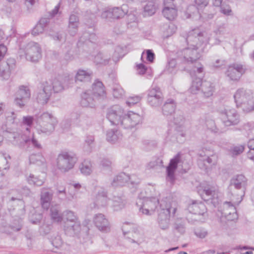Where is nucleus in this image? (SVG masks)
<instances>
[{"label": "nucleus", "instance_id": "6ab92c4d", "mask_svg": "<svg viewBox=\"0 0 254 254\" xmlns=\"http://www.w3.org/2000/svg\"><path fill=\"white\" fill-rule=\"evenodd\" d=\"M127 13L123 6L114 7L103 11L101 16L108 20L122 18Z\"/></svg>", "mask_w": 254, "mask_h": 254}, {"label": "nucleus", "instance_id": "774afa93", "mask_svg": "<svg viewBox=\"0 0 254 254\" xmlns=\"http://www.w3.org/2000/svg\"><path fill=\"white\" fill-rule=\"evenodd\" d=\"M200 158L197 160L198 165L200 169L206 170L208 167V166L205 161L203 155L200 154Z\"/></svg>", "mask_w": 254, "mask_h": 254}, {"label": "nucleus", "instance_id": "7c9ffc66", "mask_svg": "<svg viewBox=\"0 0 254 254\" xmlns=\"http://www.w3.org/2000/svg\"><path fill=\"white\" fill-rule=\"evenodd\" d=\"M176 108V103L172 99H167L162 108V112L164 116L171 115L174 113Z\"/></svg>", "mask_w": 254, "mask_h": 254}, {"label": "nucleus", "instance_id": "c03bdc74", "mask_svg": "<svg viewBox=\"0 0 254 254\" xmlns=\"http://www.w3.org/2000/svg\"><path fill=\"white\" fill-rule=\"evenodd\" d=\"M96 40L95 34L90 30L85 31L82 35L80 37L79 42L84 43L88 40L91 42H94Z\"/></svg>", "mask_w": 254, "mask_h": 254}, {"label": "nucleus", "instance_id": "c756f323", "mask_svg": "<svg viewBox=\"0 0 254 254\" xmlns=\"http://www.w3.org/2000/svg\"><path fill=\"white\" fill-rule=\"evenodd\" d=\"M53 197V193L46 191V189H42L41 194V204L42 207L48 210L50 206L51 201Z\"/></svg>", "mask_w": 254, "mask_h": 254}, {"label": "nucleus", "instance_id": "9b49d317", "mask_svg": "<svg viewBox=\"0 0 254 254\" xmlns=\"http://www.w3.org/2000/svg\"><path fill=\"white\" fill-rule=\"evenodd\" d=\"M26 59L32 62H36L41 58V49L38 43L30 42L25 48Z\"/></svg>", "mask_w": 254, "mask_h": 254}, {"label": "nucleus", "instance_id": "5701e85b", "mask_svg": "<svg viewBox=\"0 0 254 254\" xmlns=\"http://www.w3.org/2000/svg\"><path fill=\"white\" fill-rule=\"evenodd\" d=\"M52 94L50 91L46 89V85L44 82L41 83L40 89L37 91L35 95L36 101L42 105L48 103Z\"/></svg>", "mask_w": 254, "mask_h": 254}, {"label": "nucleus", "instance_id": "423d86ee", "mask_svg": "<svg viewBox=\"0 0 254 254\" xmlns=\"http://www.w3.org/2000/svg\"><path fill=\"white\" fill-rule=\"evenodd\" d=\"M36 123L39 126V130L49 135L55 130L58 121L52 114L45 112L37 117Z\"/></svg>", "mask_w": 254, "mask_h": 254}, {"label": "nucleus", "instance_id": "393cba45", "mask_svg": "<svg viewBox=\"0 0 254 254\" xmlns=\"http://www.w3.org/2000/svg\"><path fill=\"white\" fill-rule=\"evenodd\" d=\"M190 213L194 215H203L206 212L205 205L202 202L193 201L188 206Z\"/></svg>", "mask_w": 254, "mask_h": 254}, {"label": "nucleus", "instance_id": "6e6552de", "mask_svg": "<svg viewBox=\"0 0 254 254\" xmlns=\"http://www.w3.org/2000/svg\"><path fill=\"white\" fill-rule=\"evenodd\" d=\"M159 203L157 197H146L143 199L139 198L136 201V205L139 207V211L147 215H152Z\"/></svg>", "mask_w": 254, "mask_h": 254}, {"label": "nucleus", "instance_id": "f03ea898", "mask_svg": "<svg viewBox=\"0 0 254 254\" xmlns=\"http://www.w3.org/2000/svg\"><path fill=\"white\" fill-rule=\"evenodd\" d=\"M247 186V179L243 175H237L231 179L228 189L235 203H240L242 200Z\"/></svg>", "mask_w": 254, "mask_h": 254}, {"label": "nucleus", "instance_id": "0e129e2a", "mask_svg": "<svg viewBox=\"0 0 254 254\" xmlns=\"http://www.w3.org/2000/svg\"><path fill=\"white\" fill-rule=\"evenodd\" d=\"M9 115L7 116V120L11 123H18L20 120L17 118L18 115L16 113L14 112H12L9 113Z\"/></svg>", "mask_w": 254, "mask_h": 254}, {"label": "nucleus", "instance_id": "20e7f679", "mask_svg": "<svg viewBox=\"0 0 254 254\" xmlns=\"http://www.w3.org/2000/svg\"><path fill=\"white\" fill-rule=\"evenodd\" d=\"M237 107L246 113L254 110V100L252 92L244 88L239 89L234 95Z\"/></svg>", "mask_w": 254, "mask_h": 254}, {"label": "nucleus", "instance_id": "bb28decb", "mask_svg": "<svg viewBox=\"0 0 254 254\" xmlns=\"http://www.w3.org/2000/svg\"><path fill=\"white\" fill-rule=\"evenodd\" d=\"M125 226L123 228V234L126 240L130 243H136L139 245L143 241L140 234L135 231H126Z\"/></svg>", "mask_w": 254, "mask_h": 254}, {"label": "nucleus", "instance_id": "a18cd8bd", "mask_svg": "<svg viewBox=\"0 0 254 254\" xmlns=\"http://www.w3.org/2000/svg\"><path fill=\"white\" fill-rule=\"evenodd\" d=\"M120 132L118 130L110 129L107 132V140L111 143H115L120 138Z\"/></svg>", "mask_w": 254, "mask_h": 254}, {"label": "nucleus", "instance_id": "a211bd4d", "mask_svg": "<svg viewBox=\"0 0 254 254\" xmlns=\"http://www.w3.org/2000/svg\"><path fill=\"white\" fill-rule=\"evenodd\" d=\"M231 198L232 201H225L223 204V210L222 215L225 217L228 221H234L238 218L236 211L235 204H238L239 203H235Z\"/></svg>", "mask_w": 254, "mask_h": 254}, {"label": "nucleus", "instance_id": "2f4dec72", "mask_svg": "<svg viewBox=\"0 0 254 254\" xmlns=\"http://www.w3.org/2000/svg\"><path fill=\"white\" fill-rule=\"evenodd\" d=\"M21 222V219L19 218L17 220H14L11 224L4 227V232L6 233L11 234L20 231L22 228Z\"/></svg>", "mask_w": 254, "mask_h": 254}, {"label": "nucleus", "instance_id": "49530a36", "mask_svg": "<svg viewBox=\"0 0 254 254\" xmlns=\"http://www.w3.org/2000/svg\"><path fill=\"white\" fill-rule=\"evenodd\" d=\"M203 81H202L201 76L198 77L193 80L191 86L190 88L191 93L196 94L197 92L202 87Z\"/></svg>", "mask_w": 254, "mask_h": 254}, {"label": "nucleus", "instance_id": "13d9d810", "mask_svg": "<svg viewBox=\"0 0 254 254\" xmlns=\"http://www.w3.org/2000/svg\"><path fill=\"white\" fill-rule=\"evenodd\" d=\"M248 147L250 149L248 153V157L250 159L254 160V138H252L248 141Z\"/></svg>", "mask_w": 254, "mask_h": 254}, {"label": "nucleus", "instance_id": "603ef678", "mask_svg": "<svg viewBox=\"0 0 254 254\" xmlns=\"http://www.w3.org/2000/svg\"><path fill=\"white\" fill-rule=\"evenodd\" d=\"M79 169L81 173L85 175L90 174L92 172L90 163L87 161H84L79 166Z\"/></svg>", "mask_w": 254, "mask_h": 254}, {"label": "nucleus", "instance_id": "b1692460", "mask_svg": "<svg viewBox=\"0 0 254 254\" xmlns=\"http://www.w3.org/2000/svg\"><path fill=\"white\" fill-rule=\"evenodd\" d=\"M46 85V89L50 91L51 94L53 91L54 93H59L64 89L63 84L58 78H55L53 80H49L44 81Z\"/></svg>", "mask_w": 254, "mask_h": 254}, {"label": "nucleus", "instance_id": "473e14b6", "mask_svg": "<svg viewBox=\"0 0 254 254\" xmlns=\"http://www.w3.org/2000/svg\"><path fill=\"white\" fill-rule=\"evenodd\" d=\"M92 76V72L90 70L79 69L75 75V82L89 81L91 79Z\"/></svg>", "mask_w": 254, "mask_h": 254}, {"label": "nucleus", "instance_id": "4be33fe9", "mask_svg": "<svg viewBox=\"0 0 254 254\" xmlns=\"http://www.w3.org/2000/svg\"><path fill=\"white\" fill-rule=\"evenodd\" d=\"M81 99L80 101L81 105L83 107L93 108L95 107L97 102H100L98 99H95V97L90 92V91H86L81 94Z\"/></svg>", "mask_w": 254, "mask_h": 254}, {"label": "nucleus", "instance_id": "58836bf2", "mask_svg": "<svg viewBox=\"0 0 254 254\" xmlns=\"http://www.w3.org/2000/svg\"><path fill=\"white\" fill-rule=\"evenodd\" d=\"M126 201L124 197L114 196L113 198V207L114 210L118 211L124 207Z\"/></svg>", "mask_w": 254, "mask_h": 254}, {"label": "nucleus", "instance_id": "412c9836", "mask_svg": "<svg viewBox=\"0 0 254 254\" xmlns=\"http://www.w3.org/2000/svg\"><path fill=\"white\" fill-rule=\"evenodd\" d=\"M8 138L11 143L15 146L19 147H24L25 144L30 141V137L25 134H21L17 132L10 133Z\"/></svg>", "mask_w": 254, "mask_h": 254}, {"label": "nucleus", "instance_id": "cd10ccee", "mask_svg": "<svg viewBox=\"0 0 254 254\" xmlns=\"http://www.w3.org/2000/svg\"><path fill=\"white\" fill-rule=\"evenodd\" d=\"M52 244L54 247L62 251L70 252L71 251L70 245L64 243L61 236L57 234L52 240Z\"/></svg>", "mask_w": 254, "mask_h": 254}, {"label": "nucleus", "instance_id": "e2e57ef3", "mask_svg": "<svg viewBox=\"0 0 254 254\" xmlns=\"http://www.w3.org/2000/svg\"><path fill=\"white\" fill-rule=\"evenodd\" d=\"M141 98L142 97L139 95L130 96L127 98L126 103L128 105V106H130L132 105L138 103L140 101Z\"/></svg>", "mask_w": 254, "mask_h": 254}, {"label": "nucleus", "instance_id": "9d476101", "mask_svg": "<svg viewBox=\"0 0 254 254\" xmlns=\"http://www.w3.org/2000/svg\"><path fill=\"white\" fill-rule=\"evenodd\" d=\"M161 210L158 214L157 223L159 228L163 230H168L170 225V214L172 211L175 214L176 208L172 207L169 204H167L165 207L163 204L160 203Z\"/></svg>", "mask_w": 254, "mask_h": 254}, {"label": "nucleus", "instance_id": "f257e3e1", "mask_svg": "<svg viewBox=\"0 0 254 254\" xmlns=\"http://www.w3.org/2000/svg\"><path fill=\"white\" fill-rule=\"evenodd\" d=\"M188 47L178 52V58L184 62L193 63L199 59L202 53L208 51L206 40H203L204 33L194 28L182 36Z\"/></svg>", "mask_w": 254, "mask_h": 254}, {"label": "nucleus", "instance_id": "4d7b16f0", "mask_svg": "<svg viewBox=\"0 0 254 254\" xmlns=\"http://www.w3.org/2000/svg\"><path fill=\"white\" fill-rule=\"evenodd\" d=\"M124 94V90L120 85H116L113 87V95L115 98H121Z\"/></svg>", "mask_w": 254, "mask_h": 254}, {"label": "nucleus", "instance_id": "c9c22d12", "mask_svg": "<svg viewBox=\"0 0 254 254\" xmlns=\"http://www.w3.org/2000/svg\"><path fill=\"white\" fill-rule=\"evenodd\" d=\"M200 89L204 97H209L213 95L215 88L211 82L204 81Z\"/></svg>", "mask_w": 254, "mask_h": 254}, {"label": "nucleus", "instance_id": "5fc2aeb1", "mask_svg": "<svg viewBox=\"0 0 254 254\" xmlns=\"http://www.w3.org/2000/svg\"><path fill=\"white\" fill-rule=\"evenodd\" d=\"M94 141V136L91 135L87 136L85 140L83 146L84 149L87 151H90L91 148L93 146Z\"/></svg>", "mask_w": 254, "mask_h": 254}, {"label": "nucleus", "instance_id": "39448f33", "mask_svg": "<svg viewBox=\"0 0 254 254\" xmlns=\"http://www.w3.org/2000/svg\"><path fill=\"white\" fill-rule=\"evenodd\" d=\"M64 228L66 233L71 236H78L81 231L80 222L75 213L66 210L63 213Z\"/></svg>", "mask_w": 254, "mask_h": 254}, {"label": "nucleus", "instance_id": "7ed1b4c3", "mask_svg": "<svg viewBox=\"0 0 254 254\" xmlns=\"http://www.w3.org/2000/svg\"><path fill=\"white\" fill-rule=\"evenodd\" d=\"M185 118L181 112L176 113L173 119V125L167 131V138L172 142H180L182 140L181 138L185 137L184 124Z\"/></svg>", "mask_w": 254, "mask_h": 254}, {"label": "nucleus", "instance_id": "052dcab7", "mask_svg": "<svg viewBox=\"0 0 254 254\" xmlns=\"http://www.w3.org/2000/svg\"><path fill=\"white\" fill-rule=\"evenodd\" d=\"M72 117L73 119L76 120V123L79 124L80 125L82 126L88 123V122L86 121L87 117L84 114H75Z\"/></svg>", "mask_w": 254, "mask_h": 254}, {"label": "nucleus", "instance_id": "37998d69", "mask_svg": "<svg viewBox=\"0 0 254 254\" xmlns=\"http://www.w3.org/2000/svg\"><path fill=\"white\" fill-rule=\"evenodd\" d=\"M201 32L204 33L203 40H206L207 45L209 42L212 45H218L220 43L221 41L217 36V32L213 31L210 34V36L208 38L206 37L207 35L206 32L201 31Z\"/></svg>", "mask_w": 254, "mask_h": 254}, {"label": "nucleus", "instance_id": "1a4fd4ad", "mask_svg": "<svg viewBox=\"0 0 254 254\" xmlns=\"http://www.w3.org/2000/svg\"><path fill=\"white\" fill-rule=\"evenodd\" d=\"M219 112L221 115L222 123L225 126L229 127L238 125L240 121V116L236 110L226 106L220 108Z\"/></svg>", "mask_w": 254, "mask_h": 254}, {"label": "nucleus", "instance_id": "a878e982", "mask_svg": "<svg viewBox=\"0 0 254 254\" xmlns=\"http://www.w3.org/2000/svg\"><path fill=\"white\" fill-rule=\"evenodd\" d=\"M94 223L99 230L103 232L109 231V222L103 214H96L94 217Z\"/></svg>", "mask_w": 254, "mask_h": 254}, {"label": "nucleus", "instance_id": "79ce46f5", "mask_svg": "<svg viewBox=\"0 0 254 254\" xmlns=\"http://www.w3.org/2000/svg\"><path fill=\"white\" fill-rule=\"evenodd\" d=\"M59 211V206L57 205L52 206L50 208L51 218L55 222H60L63 220V215H61Z\"/></svg>", "mask_w": 254, "mask_h": 254}, {"label": "nucleus", "instance_id": "f8f14e48", "mask_svg": "<svg viewBox=\"0 0 254 254\" xmlns=\"http://www.w3.org/2000/svg\"><path fill=\"white\" fill-rule=\"evenodd\" d=\"M182 163L181 155L180 153H178L170 160L169 165L166 167V180L170 182L171 185L174 184L175 182V172L178 166L181 165L183 167Z\"/></svg>", "mask_w": 254, "mask_h": 254}, {"label": "nucleus", "instance_id": "69168bd1", "mask_svg": "<svg viewBox=\"0 0 254 254\" xmlns=\"http://www.w3.org/2000/svg\"><path fill=\"white\" fill-rule=\"evenodd\" d=\"M194 234L200 239L205 238L207 235V231L204 228L197 229L194 231Z\"/></svg>", "mask_w": 254, "mask_h": 254}, {"label": "nucleus", "instance_id": "72a5a7b5", "mask_svg": "<svg viewBox=\"0 0 254 254\" xmlns=\"http://www.w3.org/2000/svg\"><path fill=\"white\" fill-rule=\"evenodd\" d=\"M186 229L185 221L182 219H177L173 224L172 231L175 234L183 235L185 233Z\"/></svg>", "mask_w": 254, "mask_h": 254}, {"label": "nucleus", "instance_id": "0eeeda50", "mask_svg": "<svg viewBox=\"0 0 254 254\" xmlns=\"http://www.w3.org/2000/svg\"><path fill=\"white\" fill-rule=\"evenodd\" d=\"M76 161L77 158L74 154L62 151L57 159V167L62 172H66L73 168Z\"/></svg>", "mask_w": 254, "mask_h": 254}, {"label": "nucleus", "instance_id": "ea45409f", "mask_svg": "<svg viewBox=\"0 0 254 254\" xmlns=\"http://www.w3.org/2000/svg\"><path fill=\"white\" fill-rule=\"evenodd\" d=\"M16 96L23 98V100H29L31 97V92L29 88L24 85L20 86L17 92Z\"/></svg>", "mask_w": 254, "mask_h": 254}, {"label": "nucleus", "instance_id": "a19ab883", "mask_svg": "<svg viewBox=\"0 0 254 254\" xmlns=\"http://www.w3.org/2000/svg\"><path fill=\"white\" fill-rule=\"evenodd\" d=\"M162 13L165 17L169 20H174L177 15V11L175 7H164Z\"/></svg>", "mask_w": 254, "mask_h": 254}, {"label": "nucleus", "instance_id": "6e6d98bb", "mask_svg": "<svg viewBox=\"0 0 254 254\" xmlns=\"http://www.w3.org/2000/svg\"><path fill=\"white\" fill-rule=\"evenodd\" d=\"M49 35L56 41L64 42L65 40V35L64 32H58L53 33H50Z\"/></svg>", "mask_w": 254, "mask_h": 254}, {"label": "nucleus", "instance_id": "09e8293b", "mask_svg": "<svg viewBox=\"0 0 254 254\" xmlns=\"http://www.w3.org/2000/svg\"><path fill=\"white\" fill-rule=\"evenodd\" d=\"M27 181L29 184L37 186H41L44 183V179H40L31 174L27 178Z\"/></svg>", "mask_w": 254, "mask_h": 254}, {"label": "nucleus", "instance_id": "4468645a", "mask_svg": "<svg viewBox=\"0 0 254 254\" xmlns=\"http://www.w3.org/2000/svg\"><path fill=\"white\" fill-rule=\"evenodd\" d=\"M124 115L123 109L120 106L116 105L108 109L107 118L112 125L121 126Z\"/></svg>", "mask_w": 254, "mask_h": 254}, {"label": "nucleus", "instance_id": "c85d7f7f", "mask_svg": "<svg viewBox=\"0 0 254 254\" xmlns=\"http://www.w3.org/2000/svg\"><path fill=\"white\" fill-rule=\"evenodd\" d=\"M107 191L102 188H99L95 198V204L98 206H105L107 205Z\"/></svg>", "mask_w": 254, "mask_h": 254}, {"label": "nucleus", "instance_id": "2eb2a0df", "mask_svg": "<svg viewBox=\"0 0 254 254\" xmlns=\"http://www.w3.org/2000/svg\"><path fill=\"white\" fill-rule=\"evenodd\" d=\"M133 176L130 177L125 173H120L117 175L112 182V186L114 187L123 186L127 183L129 187L136 188L139 183V180L133 181Z\"/></svg>", "mask_w": 254, "mask_h": 254}, {"label": "nucleus", "instance_id": "f3484780", "mask_svg": "<svg viewBox=\"0 0 254 254\" xmlns=\"http://www.w3.org/2000/svg\"><path fill=\"white\" fill-rule=\"evenodd\" d=\"M163 100V94L159 87L156 86L148 91L147 102L150 106L159 107L162 104Z\"/></svg>", "mask_w": 254, "mask_h": 254}, {"label": "nucleus", "instance_id": "aec40b11", "mask_svg": "<svg viewBox=\"0 0 254 254\" xmlns=\"http://www.w3.org/2000/svg\"><path fill=\"white\" fill-rule=\"evenodd\" d=\"M95 97V99H98L100 101H102L106 98V93L105 90V87L103 83L96 80L92 84V90H88Z\"/></svg>", "mask_w": 254, "mask_h": 254}, {"label": "nucleus", "instance_id": "e433bc0d", "mask_svg": "<svg viewBox=\"0 0 254 254\" xmlns=\"http://www.w3.org/2000/svg\"><path fill=\"white\" fill-rule=\"evenodd\" d=\"M205 121L206 127L211 132L215 133H221L223 132L217 127L215 121L210 117L206 116L205 117Z\"/></svg>", "mask_w": 254, "mask_h": 254}, {"label": "nucleus", "instance_id": "f704fd0d", "mask_svg": "<svg viewBox=\"0 0 254 254\" xmlns=\"http://www.w3.org/2000/svg\"><path fill=\"white\" fill-rule=\"evenodd\" d=\"M216 189L214 187L207 185L203 187V192L201 194L202 198L205 201L212 199L215 194Z\"/></svg>", "mask_w": 254, "mask_h": 254}, {"label": "nucleus", "instance_id": "4c0bfd02", "mask_svg": "<svg viewBox=\"0 0 254 254\" xmlns=\"http://www.w3.org/2000/svg\"><path fill=\"white\" fill-rule=\"evenodd\" d=\"M111 59V56L107 53H99L94 59L96 64L106 65Z\"/></svg>", "mask_w": 254, "mask_h": 254}, {"label": "nucleus", "instance_id": "dca6fc26", "mask_svg": "<svg viewBox=\"0 0 254 254\" xmlns=\"http://www.w3.org/2000/svg\"><path fill=\"white\" fill-rule=\"evenodd\" d=\"M142 121V117L132 111L125 115L122 120L121 127L125 128H131L138 125Z\"/></svg>", "mask_w": 254, "mask_h": 254}, {"label": "nucleus", "instance_id": "bf43d9fd", "mask_svg": "<svg viewBox=\"0 0 254 254\" xmlns=\"http://www.w3.org/2000/svg\"><path fill=\"white\" fill-rule=\"evenodd\" d=\"M0 162L1 164H5L4 165L0 166V176L3 177L4 176V171L7 170L9 166L6 157L1 158Z\"/></svg>", "mask_w": 254, "mask_h": 254}, {"label": "nucleus", "instance_id": "de8ad7c7", "mask_svg": "<svg viewBox=\"0 0 254 254\" xmlns=\"http://www.w3.org/2000/svg\"><path fill=\"white\" fill-rule=\"evenodd\" d=\"M45 159L41 154H32L29 157L30 164L41 166L44 164Z\"/></svg>", "mask_w": 254, "mask_h": 254}, {"label": "nucleus", "instance_id": "864d4df0", "mask_svg": "<svg viewBox=\"0 0 254 254\" xmlns=\"http://www.w3.org/2000/svg\"><path fill=\"white\" fill-rule=\"evenodd\" d=\"M244 146L242 145L232 146L230 148L229 152L233 156H237L244 151Z\"/></svg>", "mask_w": 254, "mask_h": 254}, {"label": "nucleus", "instance_id": "3c124183", "mask_svg": "<svg viewBox=\"0 0 254 254\" xmlns=\"http://www.w3.org/2000/svg\"><path fill=\"white\" fill-rule=\"evenodd\" d=\"M12 70L7 67L6 64H1L0 66V77L3 80H7Z\"/></svg>", "mask_w": 254, "mask_h": 254}, {"label": "nucleus", "instance_id": "8fccbe9b", "mask_svg": "<svg viewBox=\"0 0 254 254\" xmlns=\"http://www.w3.org/2000/svg\"><path fill=\"white\" fill-rule=\"evenodd\" d=\"M156 6L152 1H149L144 7V15L151 16L155 13Z\"/></svg>", "mask_w": 254, "mask_h": 254}, {"label": "nucleus", "instance_id": "338daca9", "mask_svg": "<svg viewBox=\"0 0 254 254\" xmlns=\"http://www.w3.org/2000/svg\"><path fill=\"white\" fill-rule=\"evenodd\" d=\"M203 158H205V161L208 166L209 165H214L216 163L217 157L215 155H213L211 156L207 157L203 156Z\"/></svg>", "mask_w": 254, "mask_h": 254}, {"label": "nucleus", "instance_id": "ddd939ff", "mask_svg": "<svg viewBox=\"0 0 254 254\" xmlns=\"http://www.w3.org/2000/svg\"><path fill=\"white\" fill-rule=\"evenodd\" d=\"M246 70L245 65L235 63L228 66L225 75L230 80L238 81L245 72Z\"/></svg>", "mask_w": 254, "mask_h": 254}, {"label": "nucleus", "instance_id": "680f3d73", "mask_svg": "<svg viewBox=\"0 0 254 254\" xmlns=\"http://www.w3.org/2000/svg\"><path fill=\"white\" fill-rule=\"evenodd\" d=\"M79 24L68 23V31L69 34L72 36L77 33Z\"/></svg>", "mask_w": 254, "mask_h": 254}]
</instances>
